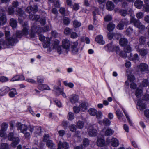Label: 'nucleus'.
I'll return each mask as SVG.
<instances>
[{"mask_svg":"<svg viewBox=\"0 0 149 149\" xmlns=\"http://www.w3.org/2000/svg\"><path fill=\"white\" fill-rule=\"evenodd\" d=\"M39 21L40 22V24L42 26L46 24V19L45 18H40Z\"/></svg>","mask_w":149,"mask_h":149,"instance_id":"nucleus-59","label":"nucleus"},{"mask_svg":"<svg viewBox=\"0 0 149 149\" xmlns=\"http://www.w3.org/2000/svg\"><path fill=\"white\" fill-rule=\"evenodd\" d=\"M138 71L142 72L148 71V65L145 63H141L137 66Z\"/></svg>","mask_w":149,"mask_h":149,"instance_id":"nucleus-7","label":"nucleus"},{"mask_svg":"<svg viewBox=\"0 0 149 149\" xmlns=\"http://www.w3.org/2000/svg\"><path fill=\"white\" fill-rule=\"evenodd\" d=\"M119 13L121 16L123 17L125 16L127 14V11L125 10L120 9L119 11Z\"/></svg>","mask_w":149,"mask_h":149,"instance_id":"nucleus-40","label":"nucleus"},{"mask_svg":"<svg viewBox=\"0 0 149 149\" xmlns=\"http://www.w3.org/2000/svg\"><path fill=\"white\" fill-rule=\"evenodd\" d=\"M121 23L123 24L124 25H127L129 24V21L126 18H124L121 19L120 22Z\"/></svg>","mask_w":149,"mask_h":149,"instance_id":"nucleus-54","label":"nucleus"},{"mask_svg":"<svg viewBox=\"0 0 149 149\" xmlns=\"http://www.w3.org/2000/svg\"><path fill=\"white\" fill-rule=\"evenodd\" d=\"M6 22L5 14L3 12L0 13V25L4 24Z\"/></svg>","mask_w":149,"mask_h":149,"instance_id":"nucleus-9","label":"nucleus"},{"mask_svg":"<svg viewBox=\"0 0 149 149\" xmlns=\"http://www.w3.org/2000/svg\"><path fill=\"white\" fill-rule=\"evenodd\" d=\"M124 25L120 22L117 25V28L118 29L122 30L124 28Z\"/></svg>","mask_w":149,"mask_h":149,"instance_id":"nucleus-52","label":"nucleus"},{"mask_svg":"<svg viewBox=\"0 0 149 149\" xmlns=\"http://www.w3.org/2000/svg\"><path fill=\"white\" fill-rule=\"evenodd\" d=\"M126 53L125 51H121L119 53V54L120 56L124 58H125L127 56V54Z\"/></svg>","mask_w":149,"mask_h":149,"instance_id":"nucleus-58","label":"nucleus"},{"mask_svg":"<svg viewBox=\"0 0 149 149\" xmlns=\"http://www.w3.org/2000/svg\"><path fill=\"white\" fill-rule=\"evenodd\" d=\"M25 79L24 77L22 75H16L13 77L10 80L11 81H14L19 80H23Z\"/></svg>","mask_w":149,"mask_h":149,"instance_id":"nucleus-12","label":"nucleus"},{"mask_svg":"<svg viewBox=\"0 0 149 149\" xmlns=\"http://www.w3.org/2000/svg\"><path fill=\"white\" fill-rule=\"evenodd\" d=\"M149 84L148 80L147 79H144L143 80L141 84L140 85V87H146Z\"/></svg>","mask_w":149,"mask_h":149,"instance_id":"nucleus-39","label":"nucleus"},{"mask_svg":"<svg viewBox=\"0 0 149 149\" xmlns=\"http://www.w3.org/2000/svg\"><path fill=\"white\" fill-rule=\"evenodd\" d=\"M12 90V91H11L9 93V95L10 97H15V95L17 94V93L15 88H13Z\"/></svg>","mask_w":149,"mask_h":149,"instance_id":"nucleus-32","label":"nucleus"},{"mask_svg":"<svg viewBox=\"0 0 149 149\" xmlns=\"http://www.w3.org/2000/svg\"><path fill=\"white\" fill-rule=\"evenodd\" d=\"M135 94L137 98L140 97L142 94V91L141 89L137 88Z\"/></svg>","mask_w":149,"mask_h":149,"instance_id":"nucleus-28","label":"nucleus"},{"mask_svg":"<svg viewBox=\"0 0 149 149\" xmlns=\"http://www.w3.org/2000/svg\"><path fill=\"white\" fill-rule=\"evenodd\" d=\"M9 146L8 144L6 143H2L1 146V149H8Z\"/></svg>","mask_w":149,"mask_h":149,"instance_id":"nucleus-50","label":"nucleus"},{"mask_svg":"<svg viewBox=\"0 0 149 149\" xmlns=\"http://www.w3.org/2000/svg\"><path fill=\"white\" fill-rule=\"evenodd\" d=\"M17 22L16 20L13 18L10 19V26L13 28H15L17 25Z\"/></svg>","mask_w":149,"mask_h":149,"instance_id":"nucleus-26","label":"nucleus"},{"mask_svg":"<svg viewBox=\"0 0 149 149\" xmlns=\"http://www.w3.org/2000/svg\"><path fill=\"white\" fill-rule=\"evenodd\" d=\"M70 35V37L72 38H76L78 37V35L77 33L73 31L71 32Z\"/></svg>","mask_w":149,"mask_h":149,"instance_id":"nucleus-49","label":"nucleus"},{"mask_svg":"<svg viewBox=\"0 0 149 149\" xmlns=\"http://www.w3.org/2000/svg\"><path fill=\"white\" fill-rule=\"evenodd\" d=\"M79 107L81 111H84L87 109V106L84 103L80 104Z\"/></svg>","mask_w":149,"mask_h":149,"instance_id":"nucleus-34","label":"nucleus"},{"mask_svg":"<svg viewBox=\"0 0 149 149\" xmlns=\"http://www.w3.org/2000/svg\"><path fill=\"white\" fill-rule=\"evenodd\" d=\"M103 124L106 126H109L111 123L110 121L107 118L104 119L103 120Z\"/></svg>","mask_w":149,"mask_h":149,"instance_id":"nucleus-45","label":"nucleus"},{"mask_svg":"<svg viewBox=\"0 0 149 149\" xmlns=\"http://www.w3.org/2000/svg\"><path fill=\"white\" fill-rule=\"evenodd\" d=\"M97 146H103L105 145V141L103 139H98L97 140Z\"/></svg>","mask_w":149,"mask_h":149,"instance_id":"nucleus-22","label":"nucleus"},{"mask_svg":"<svg viewBox=\"0 0 149 149\" xmlns=\"http://www.w3.org/2000/svg\"><path fill=\"white\" fill-rule=\"evenodd\" d=\"M84 123L81 121H78L77 124V127L79 129L82 128L84 127Z\"/></svg>","mask_w":149,"mask_h":149,"instance_id":"nucleus-44","label":"nucleus"},{"mask_svg":"<svg viewBox=\"0 0 149 149\" xmlns=\"http://www.w3.org/2000/svg\"><path fill=\"white\" fill-rule=\"evenodd\" d=\"M62 43V47H58L57 49V52L59 54L69 49L70 45V41L67 39L63 40Z\"/></svg>","mask_w":149,"mask_h":149,"instance_id":"nucleus-2","label":"nucleus"},{"mask_svg":"<svg viewBox=\"0 0 149 149\" xmlns=\"http://www.w3.org/2000/svg\"><path fill=\"white\" fill-rule=\"evenodd\" d=\"M143 5L142 1L139 0L136 1L134 3L135 6L138 9H140L142 7Z\"/></svg>","mask_w":149,"mask_h":149,"instance_id":"nucleus-23","label":"nucleus"},{"mask_svg":"<svg viewBox=\"0 0 149 149\" xmlns=\"http://www.w3.org/2000/svg\"><path fill=\"white\" fill-rule=\"evenodd\" d=\"M114 132V131L110 128H107L105 131V135L107 136H110L112 135Z\"/></svg>","mask_w":149,"mask_h":149,"instance_id":"nucleus-24","label":"nucleus"},{"mask_svg":"<svg viewBox=\"0 0 149 149\" xmlns=\"http://www.w3.org/2000/svg\"><path fill=\"white\" fill-rule=\"evenodd\" d=\"M63 83L65 86H68L70 88H72L74 86V84L70 82L68 83L67 81H65Z\"/></svg>","mask_w":149,"mask_h":149,"instance_id":"nucleus-56","label":"nucleus"},{"mask_svg":"<svg viewBox=\"0 0 149 149\" xmlns=\"http://www.w3.org/2000/svg\"><path fill=\"white\" fill-rule=\"evenodd\" d=\"M50 40L49 38H46L43 43V47L44 48L48 47L50 45Z\"/></svg>","mask_w":149,"mask_h":149,"instance_id":"nucleus-29","label":"nucleus"},{"mask_svg":"<svg viewBox=\"0 0 149 149\" xmlns=\"http://www.w3.org/2000/svg\"><path fill=\"white\" fill-rule=\"evenodd\" d=\"M8 12L9 14L13 15L14 13V9L13 6H10L8 8Z\"/></svg>","mask_w":149,"mask_h":149,"instance_id":"nucleus-55","label":"nucleus"},{"mask_svg":"<svg viewBox=\"0 0 149 149\" xmlns=\"http://www.w3.org/2000/svg\"><path fill=\"white\" fill-rule=\"evenodd\" d=\"M73 26L75 28L79 27L81 25V23L77 20H75L73 22Z\"/></svg>","mask_w":149,"mask_h":149,"instance_id":"nucleus-37","label":"nucleus"},{"mask_svg":"<svg viewBox=\"0 0 149 149\" xmlns=\"http://www.w3.org/2000/svg\"><path fill=\"white\" fill-rule=\"evenodd\" d=\"M9 90V88L7 87L1 88L0 89V96L5 95Z\"/></svg>","mask_w":149,"mask_h":149,"instance_id":"nucleus-19","label":"nucleus"},{"mask_svg":"<svg viewBox=\"0 0 149 149\" xmlns=\"http://www.w3.org/2000/svg\"><path fill=\"white\" fill-rule=\"evenodd\" d=\"M106 7L107 10L111 11L113 9L114 5L112 2L109 1L107 3Z\"/></svg>","mask_w":149,"mask_h":149,"instance_id":"nucleus-16","label":"nucleus"},{"mask_svg":"<svg viewBox=\"0 0 149 149\" xmlns=\"http://www.w3.org/2000/svg\"><path fill=\"white\" fill-rule=\"evenodd\" d=\"M104 19L105 21H110L111 20L112 17L111 15H108L104 17Z\"/></svg>","mask_w":149,"mask_h":149,"instance_id":"nucleus-64","label":"nucleus"},{"mask_svg":"<svg viewBox=\"0 0 149 149\" xmlns=\"http://www.w3.org/2000/svg\"><path fill=\"white\" fill-rule=\"evenodd\" d=\"M128 42V40L125 38H122L119 40V43L120 45L122 46H125L127 45Z\"/></svg>","mask_w":149,"mask_h":149,"instance_id":"nucleus-18","label":"nucleus"},{"mask_svg":"<svg viewBox=\"0 0 149 149\" xmlns=\"http://www.w3.org/2000/svg\"><path fill=\"white\" fill-rule=\"evenodd\" d=\"M88 134L90 136H95L97 135V131L93 127H90L88 130Z\"/></svg>","mask_w":149,"mask_h":149,"instance_id":"nucleus-13","label":"nucleus"},{"mask_svg":"<svg viewBox=\"0 0 149 149\" xmlns=\"http://www.w3.org/2000/svg\"><path fill=\"white\" fill-rule=\"evenodd\" d=\"M8 127V124L6 123H3L2 124L1 127V129L5 131H6Z\"/></svg>","mask_w":149,"mask_h":149,"instance_id":"nucleus-62","label":"nucleus"},{"mask_svg":"<svg viewBox=\"0 0 149 149\" xmlns=\"http://www.w3.org/2000/svg\"><path fill=\"white\" fill-rule=\"evenodd\" d=\"M79 99L78 96L75 95H72L69 97L70 101L72 104L77 102Z\"/></svg>","mask_w":149,"mask_h":149,"instance_id":"nucleus-10","label":"nucleus"},{"mask_svg":"<svg viewBox=\"0 0 149 149\" xmlns=\"http://www.w3.org/2000/svg\"><path fill=\"white\" fill-rule=\"evenodd\" d=\"M8 138V140L13 141L12 146L13 147H15L20 141L19 138L17 137L14 136V134L13 132L9 133Z\"/></svg>","mask_w":149,"mask_h":149,"instance_id":"nucleus-4","label":"nucleus"},{"mask_svg":"<svg viewBox=\"0 0 149 149\" xmlns=\"http://www.w3.org/2000/svg\"><path fill=\"white\" fill-rule=\"evenodd\" d=\"M96 117L97 119H101L102 116V113L100 111H98L97 112H96L95 114Z\"/></svg>","mask_w":149,"mask_h":149,"instance_id":"nucleus-51","label":"nucleus"},{"mask_svg":"<svg viewBox=\"0 0 149 149\" xmlns=\"http://www.w3.org/2000/svg\"><path fill=\"white\" fill-rule=\"evenodd\" d=\"M58 146L61 148L65 149H68L69 148V145L66 142H60L58 143Z\"/></svg>","mask_w":149,"mask_h":149,"instance_id":"nucleus-21","label":"nucleus"},{"mask_svg":"<svg viewBox=\"0 0 149 149\" xmlns=\"http://www.w3.org/2000/svg\"><path fill=\"white\" fill-rule=\"evenodd\" d=\"M95 41L98 43L100 45H104L105 42L103 40L102 36L101 35L97 36L95 38Z\"/></svg>","mask_w":149,"mask_h":149,"instance_id":"nucleus-14","label":"nucleus"},{"mask_svg":"<svg viewBox=\"0 0 149 149\" xmlns=\"http://www.w3.org/2000/svg\"><path fill=\"white\" fill-rule=\"evenodd\" d=\"M83 145L85 146H87L89 144V141L88 139H83Z\"/></svg>","mask_w":149,"mask_h":149,"instance_id":"nucleus-48","label":"nucleus"},{"mask_svg":"<svg viewBox=\"0 0 149 149\" xmlns=\"http://www.w3.org/2000/svg\"><path fill=\"white\" fill-rule=\"evenodd\" d=\"M72 31L73 29H72L67 27L65 29L64 33L65 34L69 35L71 34Z\"/></svg>","mask_w":149,"mask_h":149,"instance_id":"nucleus-43","label":"nucleus"},{"mask_svg":"<svg viewBox=\"0 0 149 149\" xmlns=\"http://www.w3.org/2000/svg\"><path fill=\"white\" fill-rule=\"evenodd\" d=\"M16 14L19 17H18L19 22L22 24L23 27L22 31H17L16 33V38H21L23 35H26L28 34V26L27 22H23V19L26 17L24 13V11L20 8H18L16 10Z\"/></svg>","mask_w":149,"mask_h":149,"instance_id":"nucleus-1","label":"nucleus"},{"mask_svg":"<svg viewBox=\"0 0 149 149\" xmlns=\"http://www.w3.org/2000/svg\"><path fill=\"white\" fill-rule=\"evenodd\" d=\"M137 109H139L141 111H142L146 108L145 104L142 102V100H139L137 102Z\"/></svg>","mask_w":149,"mask_h":149,"instance_id":"nucleus-11","label":"nucleus"},{"mask_svg":"<svg viewBox=\"0 0 149 149\" xmlns=\"http://www.w3.org/2000/svg\"><path fill=\"white\" fill-rule=\"evenodd\" d=\"M124 50L126 53H130L131 51V48L129 45L125 46Z\"/></svg>","mask_w":149,"mask_h":149,"instance_id":"nucleus-47","label":"nucleus"},{"mask_svg":"<svg viewBox=\"0 0 149 149\" xmlns=\"http://www.w3.org/2000/svg\"><path fill=\"white\" fill-rule=\"evenodd\" d=\"M38 88L41 90L50 89L49 87L46 85L42 84H40L38 86Z\"/></svg>","mask_w":149,"mask_h":149,"instance_id":"nucleus-25","label":"nucleus"},{"mask_svg":"<svg viewBox=\"0 0 149 149\" xmlns=\"http://www.w3.org/2000/svg\"><path fill=\"white\" fill-rule=\"evenodd\" d=\"M51 140H49V136L48 134H45L43 138V141L44 142H46V143L47 142L49 141H50Z\"/></svg>","mask_w":149,"mask_h":149,"instance_id":"nucleus-46","label":"nucleus"},{"mask_svg":"<svg viewBox=\"0 0 149 149\" xmlns=\"http://www.w3.org/2000/svg\"><path fill=\"white\" fill-rule=\"evenodd\" d=\"M116 113L118 119H120L123 116L122 112L120 110H117L116 111Z\"/></svg>","mask_w":149,"mask_h":149,"instance_id":"nucleus-42","label":"nucleus"},{"mask_svg":"<svg viewBox=\"0 0 149 149\" xmlns=\"http://www.w3.org/2000/svg\"><path fill=\"white\" fill-rule=\"evenodd\" d=\"M35 131L34 133L35 134L38 135H40L42 132V129L40 127H36Z\"/></svg>","mask_w":149,"mask_h":149,"instance_id":"nucleus-31","label":"nucleus"},{"mask_svg":"<svg viewBox=\"0 0 149 149\" xmlns=\"http://www.w3.org/2000/svg\"><path fill=\"white\" fill-rule=\"evenodd\" d=\"M70 19L68 18L67 17H64L63 19V22L64 24L68 25L70 22Z\"/></svg>","mask_w":149,"mask_h":149,"instance_id":"nucleus-41","label":"nucleus"},{"mask_svg":"<svg viewBox=\"0 0 149 149\" xmlns=\"http://www.w3.org/2000/svg\"><path fill=\"white\" fill-rule=\"evenodd\" d=\"M146 39L145 37L142 36L139 39V42L142 44H143L146 41Z\"/></svg>","mask_w":149,"mask_h":149,"instance_id":"nucleus-57","label":"nucleus"},{"mask_svg":"<svg viewBox=\"0 0 149 149\" xmlns=\"http://www.w3.org/2000/svg\"><path fill=\"white\" fill-rule=\"evenodd\" d=\"M59 41L58 40L56 39L54 42L53 46V48L54 49H56L57 50L58 47H61L60 46H59Z\"/></svg>","mask_w":149,"mask_h":149,"instance_id":"nucleus-35","label":"nucleus"},{"mask_svg":"<svg viewBox=\"0 0 149 149\" xmlns=\"http://www.w3.org/2000/svg\"><path fill=\"white\" fill-rule=\"evenodd\" d=\"M111 143L112 146L114 147L117 146L119 144L118 140L115 138H112L111 139Z\"/></svg>","mask_w":149,"mask_h":149,"instance_id":"nucleus-20","label":"nucleus"},{"mask_svg":"<svg viewBox=\"0 0 149 149\" xmlns=\"http://www.w3.org/2000/svg\"><path fill=\"white\" fill-rule=\"evenodd\" d=\"M105 49L108 51H115V46L112 45V43L107 45L105 47Z\"/></svg>","mask_w":149,"mask_h":149,"instance_id":"nucleus-15","label":"nucleus"},{"mask_svg":"<svg viewBox=\"0 0 149 149\" xmlns=\"http://www.w3.org/2000/svg\"><path fill=\"white\" fill-rule=\"evenodd\" d=\"M6 43L4 40L2 39L0 40V49H3L6 47Z\"/></svg>","mask_w":149,"mask_h":149,"instance_id":"nucleus-36","label":"nucleus"},{"mask_svg":"<svg viewBox=\"0 0 149 149\" xmlns=\"http://www.w3.org/2000/svg\"><path fill=\"white\" fill-rule=\"evenodd\" d=\"M68 117L69 120H73L74 118L73 113L71 112H69L68 113Z\"/></svg>","mask_w":149,"mask_h":149,"instance_id":"nucleus-53","label":"nucleus"},{"mask_svg":"<svg viewBox=\"0 0 149 149\" xmlns=\"http://www.w3.org/2000/svg\"><path fill=\"white\" fill-rule=\"evenodd\" d=\"M17 125L18 129L20 130L21 132H25V131H26L27 127L25 125L22 124L19 122H18Z\"/></svg>","mask_w":149,"mask_h":149,"instance_id":"nucleus-8","label":"nucleus"},{"mask_svg":"<svg viewBox=\"0 0 149 149\" xmlns=\"http://www.w3.org/2000/svg\"><path fill=\"white\" fill-rule=\"evenodd\" d=\"M47 146L50 149H55L56 145L52 140L49 141L46 143Z\"/></svg>","mask_w":149,"mask_h":149,"instance_id":"nucleus-17","label":"nucleus"},{"mask_svg":"<svg viewBox=\"0 0 149 149\" xmlns=\"http://www.w3.org/2000/svg\"><path fill=\"white\" fill-rule=\"evenodd\" d=\"M130 22V23H133L135 27L143 31L145 29L144 26L142 24L139 20L136 19L134 17H131Z\"/></svg>","mask_w":149,"mask_h":149,"instance_id":"nucleus-3","label":"nucleus"},{"mask_svg":"<svg viewBox=\"0 0 149 149\" xmlns=\"http://www.w3.org/2000/svg\"><path fill=\"white\" fill-rule=\"evenodd\" d=\"M139 52L140 54L143 56H145L148 53L147 50L144 48L139 49Z\"/></svg>","mask_w":149,"mask_h":149,"instance_id":"nucleus-30","label":"nucleus"},{"mask_svg":"<svg viewBox=\"0 0 149 149\" xmlns=\"http://www.w3.org/2000/svg\"><path fill=\"white\" fill-rule=\"evenodd\" d=\"M18 40L16 38L12 36L9 38L6 39V42L7 46H13L15 43H16Z\"/></svg>","mask_w":149,"mask_h":149,"instance_id":"nucleus-6","label":"nucleus"},{"mask_svg":"<svg viewBox=\"0 0 149 149\" xmlns=\"http://www.w3.org/2000/svg\"><path fill=\"white\" fill-rule=\"evenodd\" d=\"M36 127L31 125H29L28 127V129L31 132H34L36 129Z\"/></svg>","mask_w":149,"mask_h":149,"instance_id":"nucleus-63","label":"nucleus"},{"mask_svg":"<svg viewBox=\"0 0 149 149\" xmlns=\"http://www.w3.org/2000/svg\"><path fill=\"white\" fill-rule=\"evenodd\" d=\"M115 25L112 22H110L107 25V28L109 31H112L115 27Z\"/></svg>","mask_w":149,"mask_h":149,"instance_id":"nucleus-27","label":"nucleus"},{"mask_svg":"<svg viewBox=\"0 0 149 149\" xmlns=\"http://www.w3.org/2000/svg\"><path fill=\"white\" fill-rule=\"evenodd\" d=\"M144 1L146 5L144 6V10L145 11L149 12V5H147L149 3V0H144Z\"/></svg>","mask_w":149,"mask_h":149,"instance_id":"nucleus-33","label":"nucleus"},{"mask_svg":"<svg viewBox=\"0 0 149 149\" xmlns=\"http://www.w3.org/2000/svg\"><path fill=\"white\" fill-rule=\"evenodd\" d=\"M8 78L4 76H2L0 77V81L1 82H5L8 81Z\"/></svg>","mask_w":149,"mask_h":149,"instance_id":"nucleus-60","label":"nucleus"},{"mask_svg":"<svg viewBox=\"0 0 149 149\" xmlns=\"http://www.w3.org/2000/svg\"><path fill=\"white\" fill-rule=\"evenodd\" d=\"M133 31V29L130 27H129L126 31V34L127 35H130Z\"/></svg>","mask_w":149,"mask_h":149,"instance_id":"nucleus-61","label":"nucleus"},{"mask_svg":"<svg viewBox=\"0 0 149 149\" xmlns=\"http://www.w3.org/2000/svg\"><path fill=\"white\" fill-rule=\"evenodd\" d=\"M41 31L42 29L40 28V26H36L34 25L31 28L30 33V36L31 37H34L35 32L39 34L41 32Z\"/></svg>","mask_w":149,"mask_h":149,"instance_id":"nucleus-5","label":"nucleus"},{"mask_svg":"<svg viewBox=\"0 0 149 149\" xmlns=\"http://www.w3.org/2000/svg\"><path fill=\"white\" fill-rule=\"evenodd\" d=\"M88 111L90 115L93 116L95 115L96 112H97V110L93 108H91L89 109Z\"/></svg>","mask_w":149,"mask_h":149,"instance_id":"nucleus-38","label":"nucleus"}]
</instances>
